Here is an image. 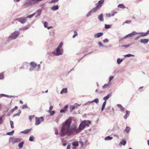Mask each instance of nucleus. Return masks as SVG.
<instances>
[{
  "instance_id": "f257e3e1",
  "label": "nucleus",
  "mask_w": 149,
  "mask_h": 149,
  "mask_svg": "<svg viewBox=\"0 0 149 149\" xmlns=\"http://www.w3.org/2000/svg\"><path fill=\"white\" fill-rule=\"evenodd\" d=\"M71 122V119L69 118L63 123L61 130V136H64L66 134L70 136L73 134L74 132L76 133H79L85 128L86 126H89L91 123V121L89 120H84L80 123L79 127L77 128L76 125L72 126L70 127Z\"/></svg>"
},
{
  "instance_id": "f03ea898",
  "label": "nucleus",
  "mask_w": 149,
  "mask_h": 149,
  "mask_svg": "<svg viewBox=\"0 0 149 149\" xmlns=\"http://www.w3.org/2000/svg\"><path fill=\"white\" fill-rule=\"evenodd\" d=\"M19 31H14L9 36L8 38V40H12L16 39L19 35Z\"/></svg>"
},
{
  "instance_id": "7ed1b4c3",
  "label": "nucleus",
  "mask_w": 149,
  "mask_h": 149,
  "mask_svg": "<svg viewBox=\"0 0 149 149\" xmlns=\"http://www.w3.org/2000/svg\"><path fill=\"white\" fill-rule=\"evenodd\" d=\"M63 49L62 48H60L57 47L56 49V51H53L52 53L56 56H59L62 54Z\"/></svg>"
},
{
  "instance_id": "20e7f679",
  "label": "nucleus",
  "mask_w": 149,
  "mask_h": 149,
  "mask_svg": "<svg viewBox=\"0 0 149 149\" xmlns=\"http://www.w3.org/2000/svg\"><path fill=\"white\" fill-rule=\"evenodd\" d=\"M21 139L19 138H15L13 137H11L9 139V142L11 143L13 145L20 141Z\"/></svg>"
},
{
  "instance_id": "39448f33",
  "label": "nucleus",
  "mask_w": 149,
  "mask_h": 149,
  "mask_svg": "<svg viewBox=\"0 0 149 149\" xmlns=\"http://www.w3.org/2000/svg\"><path fill=\"white\" fill-rule=\"evenodd\" d=\"M15 21H17L20 22L22 24H24L27 21L26 17H22L15 19Z\"/></svg>"
},
{
  "instance_id": "423d86ee",
  "label": "nucleus",
  "mask_w": 149,
  "mask_h": 149,
  "mask_svg": "<svg viewBox=\"0 0 149 149\" xmlns=\"http://www.w3.org/2000/svg\"><path fill=\"white\" fill-rule=\"evenodd\" d=\"M44 119L43 117L42 116L40 118L36 117H35V125H38L40 123L41 121H43Z\"/></svg>"
},
{
  "instance_id": "0eeeda50",
  "label": "nucleus",
  "mask_w": 149,
  "mask_h": 149,
  "mask_svg": "<svg viewBox=\"0 0 149 149\" xmlns=\"http://www.w3.org/2000/svg\"><path fill=\"white\" fill-rule=\"evenodd\" d=\"M137 34V32L136 31H133L132 33L128 34V35H126L123 38V39H125L129 37H132L135 35Z\"/></svg>"
},
{
  "instance_id": "6e6552de",
  "label": "nucleus",
  "mask_w": 149,
  "mask_h": 149,
  "mask_svg": "<svg viewBox=\"0 0 149 149\" xmlns=\"http://www.w3.org/2000/svg\"><path fill=\"white\" fill-rule=\"evenodd\" d=\"M80 106V105L78 104L77 103H75L74 104V105L70 106V110L71 111H72L74 110L75 108H77L78 107Z\"/></svg>"
},
{
  "instance_id": "1a4fd4ad",
  "label": "nucleus",
  "mask_w": 149,
  "mask_h": 149,
  "mask_svg": "<svg viewBox=\"0 0 149 149\" xmlns=\"http://www.w3.org/2000/svg\"><path fill=\"white\" fill-rule=\"evenodd\" d=\"M103 35V32H99L95 34L94 35V37L95 38H98L102 36Z\"/></svg>"
},
{
  "instance_id": "9d476101",
  "label": "nucleus",
  "mask_w": 149,
  "mask_h": 149,
  "mask_svg": "<svg viewBox=\"0 0 149 149\" xmlns=\"http://www.w3.org/2000/svg\"><path fill=\"white\" fill-rule=\"evenodd\" d=\"M8 97V98H12V97H15V96L9 95H6V94H0V98L1 97Z\"/></svg>"
},
{
  "instance_id": "9b49d317",
  "label": "nucleus",
  "mask_w": 149,
  "mask_h": 149,
  "mask_svg": "<svg viewBox=\"0 0 149 149\" xmlns=\"http://www.w3.org/2000/svg\"><path fill=\"white\" fill-rule=\"evenodd\" d=\"M149 41L148 39H141L140 42L141 43H143L144 44H147Z\"/></svg>"
},
{
  "instance_id": "f8f14e48",
  "label": "nucleus",
  "mask_w": 149,
  "mask_h": 149,
  "mask_svg": "<svg viewBox=\"0 0 149 149\" xmlns=\"http://www.w3.org/2000/svg\"><path fill=\"white\" fill-rule=\"evenodd\" d=\"M104 0H100L98 2V5L96 7L99 8L104 3Z\"/></svg>"
},
{
  "instance_id": "ddd939ff",
  "label": "nucleus",
  "mask_w": 149,
  "mask_h": 149,
  "mask_svg": "<svg viewBox=\"0 0 149 149\" xmlns=\"http://www.w3.org/2000/svg\"><path fill=\"white\" fill-rule=\"evenodd\" d=\"M59 8L58 6V5H55L52 6L51 8V9L53 11H56L58 10Z\"/></svg>"
},
{
  "instance_id": "4468645a",
  "label": "nucleus",
  "mask_w": 149,
  "mask_h": 149,
  "mask_svg": "<svg viewBox=\"0 0 149 149\" xmlns=\"http://www.w3.org/2000/svg\"><path fill=\"white\" fill-rule=\"evenodd\" d=\"M31 129H26L23 131H21L20 133H21L27 134L29 132L31 131Z\"/></svg>"
},
{
  "instance_id": "2eb2a0df",
  "label": "nucleus",
  "mask_w": 149,
  "mask_h": 149,
  "mask_svg": "<svg viewBox=\"0 0 149 149\" xmlns=\"http://www.w3.org/2000/svg\"><path fill=\"white\" fill-rule=\"evenodd\" d=\"M42 10L41 9H39L37 10L36 13L37 14V15L36 16V17H37L40 15L42 13Z\"/></svg>"
},
{
  "instance_id": "dca6fc26",
  "label": "nucleus",
  "mask_w": 149,
  "mask_h": 149,
  "mask_svg": "<svg viewBox=\"0 0 149 149\" xmlns=\"http://www.w3.org/2000/svg\"><path fill=\"white\" fill-rule=\"evenodd\" d=\"M30 65L31 67L35 68L37 66V64L34 62H31L30 63Z\"/></svg>"
},
{
  "instance_id": "f3484780",
  "label": "nucleus",
  "mask_w": 149,
  "mask_h": 149,
  "mask_svg": "<svg viewBox=\"0 0 149 149\" xmlns=\"http://www.w3.org/2000/svg\"><path fill=\"white\" fill-rule=\"evenodd\" d=\"M117 12L116 11H113L112 12V14L109 13L108 14H107V16L108 17H110L111 16H113L115 15L116 13H117Z\"/></svg>"
},
{
  "instance_id": "a211bd4d",
  "label": "nucleus",
  "mask_w": 149,
  "mask_h": 149,
  "mask_svg": "<svg viewBox=\"0 0 149 149\" xmlns=\"http://www.w3.org/2000/svg\"><path fill=\"white\" fill-rule=\"evenodd\" d=\"M117 107L120 109V111H123L124 110V108L120 104H117Z\"/></svg>"
},
{
  "instance_id": "6ab92c4d",
  "label": "nucleus",
  "mask_w": 149,
  "mask_h": 149,
  "mask_svg": "<svg viewBox=\"0 0 149 149\" xmlns=\"http://www.w3.org/2000/svg\"><path fill=\"white\" fill-rule=\"evenodd\" d=\"M98 19L100 21H103V16L102 14H100L98 16Z\"/></svg>"
},
{
  "instance_id": "aec40b11",
  "label": "nucleus",
  "mask_w": 149,
  "mask_h": 149,
  "mask_svg": "<svg viewBox=\"0 0 149 149\" xmlns=\"http://www.w3.org/2000/svg\"><path fill=\"white\" fill-rule=\"evenodd\" d=\"M72 145L74 147H76L79 146V143L77 141H74L72 143Z\"/></svg>"
},
{
  "instance_id": "412c9836",
  "label": "nucleus",
  "mask_w": 149,
  "mask_h": 149,
  "mask_svg": "<svg viewBox=\"0 0 149 149\" xmlns=\"http://www.w3.org/2000/svg\"><path fill=\"white\" fill-rule=\"evenodd\" d=\"M130 130L131 128L130 127L128 126H126L125 129L124 131L127 133L128 134L129 133Z\"/></svg>"
},
{
  "instance_id": "4be33fe9",
  "label": "nucleus",
  "mask_w": 149,
  "mask_h": 149,
  "mask_svg": "<svg viewBox=\"0 0 149 149\" xmlns=\"http://www.w3.org/2000/svg\"><path fill=\"white\" fill-rule=\"evenodd\" d=\"M111 96V93L109 94L107 96H105L103 98V99L106 101V100L108 99Z\"/></svg>"
},
{
  "instance_id": "5701e85b",
  "label": "nucleus",
  "mask_w": 149,
  "mask_h": 149,
  "mask_svg": "<svg viewBox=\"0 0 149 149\" xmlns=\"http://www.w3.org/2000/svg\"><path fill=\"white\" fill-rule=\"evenodd\" d=\"M140 34V36L141 37H144L147 36L146 34V33H144L142 32H137V34Z\"/></svg>"
},
{
  "instance_id": "b1692460",
  "label": "nucleus",
  "mask_w": 149,
  "mask_h": 149,
  "mask_svg": "<svg viewBox=\"0 0 149 149\" xmlns=\"http://www.w3.org/2000/svg\"><path fill=\"white\" fill-rule=\"evenodd\" d=\"M130 111H126V114L124 116V118L125 119H126L127 117L129 116Z\"/></svg>"
},
{
  "instance_id": "393cba45",
  "label": "nucleus",
  "mask_w": 149,
  "mask_h": 149,
  "mask_svg": "<svg viewBox=\"0 0 149 149\" xmlns=\"http://www.w3.org/2000/svg\"><path fill=\"white\" fill-rule=\"evenodd\" d=\"M68 92L67 88H63L61 91L60 93L62 94L63 93H67Z\"/></svg>"
},
{
  "instance_id": "a878e982",
  "label": "nucleus",
  "mask_w": 149,
  "mask_h": 149,
  "mask_svg": "<svg viewBox=\"0 0 149 149\" xmlns=\"http://www.w3.org/2000/svg\"><path fill=\"white\" fill-rule=\"evenodd\" d=\"M99 8H97V7H96L93 9H92L90 11L91 13H95Z\"/></svg>"
},
{
  "instance_id": "bb28decb",
  "label": "nucleus",
  "mask_w": 149,
  "mask_h": 149,
  "mask_svg": "<svg viewBox=\"0 0 149 149\" xmlns=\"http://www.w3.org/2000/svg\"><path fill=\"white\" fill-rule=\"evenodd\" d=\"M111 84V83L110 82H109L108 84H105L103 86V88H107Z\"/></svg>"
},
{
  "instance_id": "cd10ccee",
  "label": "nucleus",
  "mask_w": 149,
  "mask_h": 149,
  "mask_svg": "<svg viewBox=\"0 0 149 149\" xmlns=\"http://www.w3.org/2000/svg\"><path fill=\"white\" fill-rule=\"evenodd\" d=\"M24 143V141H22L19 143L18 146L19 148H22L23 147Z\"/></svg>"
},
{
  "instance_id": "c85d7f7f",
  "label": "nucleus",
  "mask_w": 149,
  "mask_h": 149,
  "mask_svg": "<svg viewBox=\"0 0 149 149\" xmlns=\"http://www.w3.org/2000/svg\"><path fill=\"white\" fill-rule=\"evenodd\" d=\"M123 61V59H120V58H118L117 60V63L118 64H120Z\"/></svg>"
},
{
  "instance_id": "c756f323",
  "label": "nucleus",
  "mask_w": 149,
  "mask_h": 149,
  "mask_svg": "<svg viewBox=\"0 0 149 149\" xmlns=\"http://www.w3.org/2000/svg\"><path fill=\"white\" fill-rule=\"evenodd\" d=\"M14 132V130H12V131L7 132L6 134V135H8L10 136H11L13 134Z\"/></svg>"
},
{
  "instance_id": "7c9ffc66",
  "label": "nucleus",
  "mask_w": 149,
  "mask_h": 149,
  "mask_svg": "<svg viewBox=\"0 0 149 149\" xmlns=\"http://www.w3.org/2000/svg\"><path fill=\"white\" fill-rule=\"evenodd\" d=\"M118 8H125L124 5L123 4H119L118 6Z\"/></svg>"
},
{
  "instance_id": "2f4dec72",
  "label": "nucleus",
  "mask_w": 149,
  "mask_h": 149,
  "mask_svg": "<svg viewBox=\"0 0 149 149\" xmlns=\"http://www.w3.org/2000/svg\"><path fill=\"white\" fill-rule=\"evenodd\" d=\"M126 141L122 140L120 142V144L123 146H125L126 144Z\"/></svg>"
},
{
  "instance_id": "473e14b6",
  "label": "nucleus",
  "mask_w": 149,
  "mask_h": 149,
  "mask_svg": "<svg viewBox=\"0 0 149 149\" xmlns=\"http://www.w3.org/2000/svg\"><path fill=\"white\" fill-rule=\"evenodd\" d=\"M113 139V138L110 137L109 136H108L105 138V140H111Z\"/></svg>"
},
{
  "instance_id": "72a5a7b5",
  "label": "nucleus",
  "mask_w": 149,
  "mask_h": 149,
  "mask_svg": "<svg viewBox=\"0 0 149 149\" xmlns=\"http://www.w3.org/2000/svg\"><path fill=\"white\" fill-rule=\"evenodd\" d=\"M35 139V137L32 135H31L29 138V140L30 141H33Z\"/></svg>"
},
{
  "instance_id": "f704fd0d",
  "label": "nucleus",
  "mask_w": 149,
  "mask_h": 149,
  "mask_svg": "<svg viewBox=\"0 0 149 149\" xmlns=\"http://www.w3.org/2000/svg\"><path fill=\"white\" fill-rule=\"evenodd\" d=\"M21 111L20 110H18V112L16 114H14L13 115V116L14 117H15L16 116H19V115L21 113Z\"/></svg>"
},
{
  "instance_id": "c9c22d12",
  "label": "nucleus",
  "mask_w": 149,
  "mask_h": 149,
  "mask_svg": "<svg viewBox=\"0 0 149 149\" xmlns=\"http://www.w3.org/2000/svg\"><path fill=\"white\" fill-rule=\"evenodd\" d=\"M35 13H33V14L30 15H29L27 16L26 17H26L27 18H30L31 17H33L35 15Z\"/></svg>"
},
{
  "instance_id": "e433bc0d",
  "label": "nucleus",
  "mask_w": 149,
  "mask_h": 149,
  "mask_svg": "<svg viewBox=\"0 0 149 149\" xmlns=\"http://www.w3.org/2000/svg\"><path fill=\"white\" fill-rule=\"evenodd\" d=\"M124 56L125 57H131V56H133V57H134V55H133V54H126V55H124Z\"/></svg>"
},
{
  "instance_id": "4c0bfd02",
  "label": "nucleus",
  "mask_w": 149,
  "mask_h": 149,
  "mask_svg": "<svg viewBox=\"0 0 149 149\" xmlns=\"http://www.w3.org/2000/svg\"><path fill=\"white\" fill-rule=\"evenodd\" d=\"M48 112L50 113V115L51 116H53L55 114V111H54L52 110L51 111H50V112Z\"/></svg>"
},
{
  "instance_id": "58836bf2",
  "label": "nucleus",
  "mask_w": 149,
  "mask_h": 149,
  "mask_svg": "<svg viewBox=\"0 0 149 149\" xmlns=\"http://www.w3.org/2000/svg\"><path fill=\"white\" fill-rule=\"evenodd\" d=\"M4 116V114H3L0 117V124H1L3 122V118Z\"/></svg>"
},
{
  "instance_id": "ea45409f",
  "label": "nucleus",
  "mask_w": 149,
  "mask_h": 149,
  "mask_svg": "<svg viewBox=\"0 0 149 149\" xmlns=\"http://www.w3.org/2000/svg\"><path fill=\"white\" fill-rule=\"evenodd\" d=\"M59 0H52L49 2V4L52 3H55L58 2Z\"/></svg>"
},
{
  "instance_id": "a19ab883",
  "label": "nucleus",
  "mask_w": 149,
  "mask_h": 149,
  "mask_svg": "<svg viewBox=\"0 0 149 149\" xmlns=\"http://www.w3.org/2000/svg\"><path fill=\"white\" fill-rule=\"evenodd\" d=\"M10 124L11 126V127L12 128H14V123L13 121L10 120Z\"/></svg>"
},
{
  "instance_id": "79ce46f5",
  "label": "nucleus",
  "mask_w": 149,
  "mask_h": 149,
  "mask_svg": "<svg viewBox=\"0 0 149 149\" xmlns=\"http://www.w3.org/2000/svg\"><path fill=\"white\" fill-rule=\"evenodd\" d=\"M98 101H99L98 99L97 98H96L95 99L91 101V102H95L96 103H97L98 102Z\"/></svg>"
},
{
  "instance_id": "37998d69",
  "label": "nucleus",
  "mask_w": 149,
  "mask_h": 149,
  "mask_svg": "<svg viewBox=\"0 0 149 149\" xmlns=\"http://www.w3.org/2000/svg\"><path fill=\"white\" fill-rule=\"evenodd\" d=\"M29 25L28 24L26 25L25 26L22 27L23 29V30H25L27 29L29 27Z\"/></svg>"
},
{
  "instance_id": "c03bdc74",
  "label": "nucleus",
  "mask_w": 149,
  "mask_h": 149,
  "mask_svg": "<svg viewBox=\"0 0 149 149\" xmlns=\"http://www.w3.org/2000/svg\"><path fill=\"white\" fill-rule=\"evenodd\" d=\"M104 26H105V28L106 29L110 28L111 27V26L110 25L105 24Z\"/></svg>"
},
{
  "instance_id": "a18cd8bd",
  "label": "nucleus",
  "mask_w": 149,
  "mask_h": 149,
  "mask_svg": "<svg viewBox=\"0 0 149 149\" xmlns=\"http://www.w3.org/2000/svg\"><path fill=\"white\" fill-rule=\"evenodd\" d=\"M14 111V109H13L10 111L8 113V116H10V115H11L12 113L14 112V111Z\"/></svg>"
},
{
  "instance_id": "49530a36",
  "label": "nucleus",
  "mask_w": 149,
  "mask_h": 149,
  "mask_svg": "<svg viewBox=\"0 0 149 149\" xmlns=\"http://www.w3.org/2000/svg\"><path fill=\"white\" fill-rule=\"evenodd\" d=\"M92 13H91V11H90L86 15V17H90Z\"/></svg>"
},
{
  "instance_id": "de8ad7c7",
  "label": "nucleus",
  "mask_w": 149,
  "mask_h": 149,
  "mask_svg": "<svg viewBox=\"0 0 149 149\" xmlns=\"http://www.w3.org/2000/svg\"><path fill=\"white\" fill-rule=\"evenodd\" d=\"M132 44H133V43H132V44H128V45H123V46H121V47H125L126 48H127L128 47L130 46Z\"/></svg>"
},
{
  "instance_id": "09e8293b",
  "label": "nucleus",
  "mask_w": 149,
  "mask_h": 149,
  "mask_svg": "<svg viewBox=\"0 0 149 149\" xmlns=\"http://www.w3.org/2000/svg\"><path fill=\"white\" fill-rule=\"evenodd\" d=\"M66 111V110H65L64 108H63L60 110V112L61 113H65Z\"/></svg>"
},
{
  "instance_id": "8fccbe9b",
  "label": "nucleus",
  "mask_w": 149,
  "mask_h": 149,
  "mask_svg": "<svg viewBox=\"0 0 149 149\" xmlns=\"http://www.w3.org/2000/svg\"><path fill=\"white\" fill-rule=\"evenodd\" d=\"M61 118V116L59 115L57 117V118L55 120V121L57 122L58 123L59 121V119Z\"/></svg>"
},
{
  "instance_id": "3c124183",
  "label": "nucleus",
  "mask_w": 149,
  "mask_h": 149,
  "mask_svg": "<svg viewBox=\"0 0 149 149\" xmlns=\"http://www.w3.org/2000/svg\"><path fill=\"white\" fill-rule=\"evenodd\" d=\"M4 74L3 72L0 74V79H2L3 78Z\"/></svg>"
},
{
  "instance_id": "603ef678",
  "label": "nucleus",
  "mask_w": 149,
  "mask_h": 149,
  "mask_svg": "<svg viewBox=\"0 0 149 149\" xmlns=\"http://www.w3.org/2000/svg\"><path fill=\"white\" fill-rule=\"evenodd\" d=\"M63 45V43L62 42H61L59 46L57 47H58L60 48H62V47Z\"/></svg>"
},
{
  "instance_id": "864d4df0",
  "label": "nucleus",
  "mask_w": 149,
  "mask_h": 149,
  "mask_svg": "<svg viewBox=\"0 0 149 149\" xmlns=\"http://www.w3.org/2000/svg\"><path fill=\"white\" fill-rule=\"evenodd\" d=\"M35 116L34 115H33V116H29V120H30V121H31L32 120V119Z\"/></svg>"
},
{
  "instance_id": "5fc2aeb1",
  "label": "nucleus",
  "mask_w": 149,
  "mask_h": 149,
  "mask_svg": "<svg viewBox=\"0 0 149 149\" xmlns=\"http://www.w3.org/2000/svg\"><path fill=\"white\" fill-rule=\"evenodd\" d=\"M98 45L100 46V47H106V46H104L103 45L102 43V42H98Z\"/></svg>"
},
{
  "instance_id": "6e6d98bb",
  "label": "nucleus",
  "mask_w": 149,
  "mask_h": 149,
  "mask_svg": "<svg viewBox=\"0 0 149 149\" xmlns=\"http://www.w3.org/2000/svg\"><path fill=\"white\" fill-rule=\"evenodd\" d=\"M53 106H50L49 107V109L48 111V112H50V111H52V110L53 109Z\"/></svg>"
},
{
  "instance_id": "4d7b16f0",
  "label": "nucleus",
  "mask_w": 149,
  "mask_h": 149,
  "mask_svg": "<svg viewBox=\"0 0 149 149\" xmlns=\"http://www.w3.org/2000/svg\"><path fill=\"white\" fill-rule=\"evenodd\" d=\"M131 22V21L130 20H127L123 24V25L124 24V23L129 24Z\"/></svg>"
},
{
  "instance_id": "13d9d810",
  "label": "nucleus",
  "mask_w": 149,
  "mask_h": 149,
  "mask_svg": "<svg viewBox=\"0 0 149 149\" xmlns=\"http://www.w3.org/2000/svg\"><path fill=\"white\" fill-rule=\"evenodd\" d=\"M44 26L45 28H46L47 27L48 25V23L47 22H45L44 23Z\"/></svg>"
},
{
  "instance_id": "bf43d9fd",
  "label": "nucleus",
  "mask_w": 149,
  "mask_h": 149,
  "mask_svg": "<svg viewBox=\"0 0 149 149\" xmlns=\"http://www.w3.org/2000/svg\"><path fill=\"white\" fill-rule=\"evenodd\" d=\"M27 106L26 104H24L22 107V109H26L27 108Z\"/></svg>"
},
{
  "instance_id": "052dcab7",
  "label": "nucleus",
  "mask_w": 149,
  "mask_h": 149,
  "mask_svg": "<svg viewBox=\"0 0 149 149\" xmlns=\"http://www.w3.org/2000/svg\"><path fill=\"white\" fill-rule=\"evenodd\" d=\"M109 42V40L107 39L106 38L103 41V42L104 43H107Z\"/></svg>"
},
{
  "instance_id": "680f3d73",
  "label": "nucleus",
  "mask_w": 149,
  "mask_h": 149,
  "mask_svg": "<svg viewBox=\"0 0 149 149\" xmlns=\"http://www.w3.org/2000/svg\"><path fill=\"white\" fill-rule=\"evenodd\" d=\"M114 77L113 76H111L109 78V82H111V81L114 78Z\"/></svg>"
},
{
  "instance_id": "e2e57ef3",
  "label": "nucleus",
  "mask_w": 149,
  "mask_h": 149,
  "mask_svg": "<svg viewBox=\"0 0 149 149\" xmlns=\"http://www.w3.org/2000/svg\"><path fill=\"white\" fill-rule=\"evenodd\" d=\"M105 106L106 105L102 104V109H101V111H103V110H104Z\"/></svg>"
},
{
  "instance_id": "0e129e2a",
  "label": "nucleus",
  "mask_w": 149,
  "mask_h": 149,
  "mask_svg": "<svg viewBox=\"0 0 149 149\" xmlns=\"http://www.w3.org/2000/svg\"><path fill=\"white\" fill-rule=\"evenodd\" d=\"M74 32L75 33V34L73 36V38H74L77 35V33L76 32V31H75Z\"/></svg>"
},
{
  "instance_id": "69168bd1",
  "label": "nucleus",
  "mask_w": 149,
  "mask_h": 149,
  "mask_svg": "<svg viewBox=\"0 0 149 149\" xmlns=\"http://www.w3.org/2000/svg\"><path fill=\"white\" fill-rule=\"evenodd\" d=\"M66 149H70V145L69 144L68 145Z\"/></svg>"
},
{
  "instance_id": "338daca9",
  "label": "nucleus",
  "mask_w": 149,
  "mask_h": 149,
  "mask_svg": "<svg viewBox=\"0 0 149 149\" xmlns=\"http://www.w3.org/2000/svg\"><path fill=\"white\" fill-rule=\"evenodd\" d=\"M35 68L32 67L31 68H30L29 70L30 71H32L34 70Z\"/></svg>"
},
{
  "instance_id": "774afa93",
  "label": "nucleus",
  "mask_w": 149,
  "mask_h": 149,
  "mask_svg": "<svg viewBox=\"0 0 149 149\" xmlns=\"http://www.w3.org/2000/svg\"><path fill=\"white\" fill-rule=\"evenodd\" d=\"M68 105H65V107H64V109L65 110H67V108H68Z\"/></svg>"
}]
</instances>
